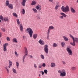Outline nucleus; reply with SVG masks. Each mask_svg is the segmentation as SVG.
<instances>
[{"label":"nucleus","instance_id":"nucleus-22","mask_svg":"<svg viewBox=\"0 0 78 78\" xmlns=\"http://www.w3.org/2000/svg\"><path fill=\"white\" fill-rule=\"evenodd\" d=\"M12 71L14 73H15V74H17V72L16 70V69H14V68H12Z\"/></svg>","mask_w":78,"mask_h":78},{"label":"nucleus","instance_id":"nucleus-40","mask_svg":"<svg viewBox=\"0 0 78 78\" xmlns=\"http://www.w3.org/2000/svg\"><path fill=\"white\" fill-rule=\"evenodd\" d=\"M42 66L43 67H45V66H46V64L45 63H43L42 64Z\"/></svg>","mask_w":78,"mask_h":78},{"label":"nucleus","instance_id":"nucleus-6","mask_svg":"<svg viewBox=\"0 0 78 78\" xmlns=\"http://www.w3.org/2000/svg\"><path fill=\"white\" fill-rule=\"evenodd\" d=\"M66 51H67L69 55L70 56L72 55V50L70 49V47L68 46L66 48Z\"/></svg>","mask_w":78,"mask_h":78},{"label":"nucleus","instance_id":"nucleus-13","mask_svg":"<svg viewBox=\"0 0 78 78\" xmlns=\"http://www.w3.org/2000/svg\"><path fill=\"white\" fill-rule=\"evenodd\" d=\"M8 61L9 62L8 67L9 68H10L11 67V66H12V63L11 61L9 60Z\"/></svg>","mask_w":78,"mask_h":78},{"label":"nucleus","instance_id":"nucleus-31","mask_svg":"<svg viewBox=\"0 0 78 78\" xmlns=\"http://www.w3.org/2000/svg\"><path fill=\"white\" fill-rule=\"evenodd\" d=\"M74 39L75 42H76V43H78V38L76 37Z\"/></svg>","mask_w":78,"mask_h":78},{"label":"nucleus","instance_id":"nucleus-41","mask_svg":"<svg viewBox=\"0 0 78 78\" xmlns=\"http://www.w3.org/2000/svg\"><path fill=\"white\" fill-rule=\"evenodd\" d=\"M44 72L45 74H47V72H48V71H47V69L44 70Z\"/></svg>","mask_w":78,"mask_h":78},{"label":"nucleus","instance_id":"nucleus-12","mask_svg":"<svg viewBox=\"0 0 78 78\" xmlns=\"http://www.w3.org/2000/svg\"><path fill=\"white\" fill-rule=\"evenodd\" d=\"M24 53L25 55H27L28 54V49L26 47H24Z\"/></svg>","mask_w":78,"mask_h":78},{"label":"nucleus","instance_id":"nucleus-7","mask_svg":"<svg viewBox=\"0 0 78 78\" xmlns=\"http://www.w3.org/2000/svg\"><path fill=\"white\" fill-rule=\"evenodd\" d=\"M69 36L71 38H72L73 41V43L70 42V44L73 46H75V39L74 38V37L70 34H69Z\"/></svg>","mask_w":78,"mask_h":78},{"label":"nucleus","instance_id":"nucleus-35","mask_svg":"<svg viewBox=\"0 0 78 78\" xmlns=\"http://www.w3.org/2000/svg\"><path fill=\"white\" fill-rule=\"evenodd\" d=\"M5 69L7 70V73H9V70L8 69V67L7 66H5Z\"/></svg>","mask_w":78,"mask_h":78},{"label":"nucleus","instance_id":"nucleus-3","mask_svg":"<svg viewBox=\"0 0 78 78\" xmlns=\"http://www.w3.org/2000/svg\"><path fill=\"white\" fill-rule=\"evenodd\" d=\"M26 31L27 32V33H28L30 37H33V31L32 29L30 27L28 28L27 29Z\"/></svg>","mask_w":78,"mask_h":78},{"label":"nucleus","instance_id":"nucleus-42","mask_svg":"<svg viewBox=\"0 0 78 78\" xmlns=\"http://www.w3.org/2000/svg\"><path fill=\"white\" fill-rule=\"evenodd\" d=\"M42 67V66L41 65L39 64L38 65V68H39V69H41V68Z\"/></svg>","mask_w":78,"mask_h":78},{"label":"nucleus","instance_id":"nucleus-37","mask_svg":"<svg viewBox=\"0 0 78 78\" xmlns=\"http://www.w3.org/2000/svg\"><path fill=\"white\" fill-rule=\"evenodd\" d=\"M0 19H1L2 21H3V17L2 15H0Z\"/></svg>","mask_w":78,"mask_h":78},{"label":"nucleus","instance_id":"nucleus-55","mask_svg":"<svg viewBox=\"0 0 78 78\" xmlns=\"http://www.w3.org/2000/svg\"><path fill=\"white\" fill-rule=\"evenodd\" d=\"M1 44V41L0 40V45Z\"/></svg>","mask_w":78,"mask_h":78},{"label":"nucleus","instance_id":"nucleus-10","mask_svg":"<svg viewBox=\"0 0 78 78\" xmlns=\"http://www.w3.org/2000/svg\"><path fill=\"white\" fill-rule=\"evenodd\" d=\"M38 42L40 44V45H45V42L41 39Z\"/></svg>","mask_w":78,"mask_h":78},{"label":"nucleus","instance_id":"nucleus-30","mask_svg":"<svg viewBox=\"0 0 78 78\" xmlns=\"http://www.w3.org/2000/svg\"><path fill=\"white\" fill-rule=\"evenodd\" d=\"M13 16L14 17H16V18H17V17H18L17 14H16V13H13Z\"/></svg>","mask_w":78,"mask_h":78},{"label":"nucleus","instance_id":"nucleus-21","mask_svg":"<svg viewBox=\"0 0 78 78\" xmlns=\"http://www.w3.org/2000/svg\"><path fill=\"white\" fill-rule=\"evenodd\" d=\"M5 22H8V18L4 17L3 18V19Z\"/></svg>","mask_w":78,"mask_h":78},{"label":"nucleus","instance_id":"nucleus-59","mask_svg":"<svg viewBox=\"0 0 78 78\" xmlns=\"http://www.w3.org/2000/svg\"><path fill=\"white\" fill-rule=\"evenodd\" d=\"M0 78H1V77H0Z\"/></svg>","mask_w":78,"mask_h":78},{"label":"nucleus","instance_id":"nucleus-11","mask_svg":"<svg viewBox=\"0 0 78 78\" xmlns=\"http://www.w3.org/2000/svg\"><path fill=\"white\" fill-rule=\"evenodd\" d=\"M27 2V0H22V2L21 3V5L22 6H25V3Z\"/></svg>","mask_w":78,"mask_h":78},{"label":"nucleus","instance_id":"nucleus-4","mask_svg":"<svg viewBox=\"0 0 78 78\" xmlns=\"http://www.w3.org/2000/svg\"><path fill=\"white\" fill-rule=\"evenodd\" d=\"M61 9L64 12L66 13V12H68L69 11V7L68 5L66 6L65 7L64 6H62L61 8Z\"/></svg>","mask_w":78,"mask_h":78},{"label":"nucleus","instance_id":"nucleus-53","mask_svg":"<svg viewBox=\"0 0 78 78\" xmlns=\"http://www.w3.org/2000/svg\"><path fill=\"white\" fill-rule=\"evenodd\" d=\"M23 39H25V37H24V36H23Z\"/></svg>","mask_w":78,"mask_h":78},{"label":"nucleus","instance_id":"nucleus-9","mask_svg":"<svg viewBox=\"0 0 78 78\" xmlns=\"http://www.w3.org/2000/svg\"><path fill=\"white\" fill-rule=\"evenodd\" d=\"M8 45V43H6L3 44V46L4 51H7L6 47H7Z\"/></svg>","mask_w":78,"mask_h":78},{"label":"nucleus","instance_id":"nucleus-26","mask_svg":"<svg viewBox=\"0 0 78 78\" xmlns=\"http://www.w3.org/2000/svg\"><path fill=\"white\" fill-rule=\"evenodd\" d=\"M32 10L34 12V13H36L37 12V11L36 9L35 8H33L32 9Z\"/></svg>","mask_w":78,"mask_h":78},{"label":"nucleus","instance_id":"nucleus-27","mask_svg":"<svg viewBox=\"0 0 78 78\" xmlns=\"http://www.w3.org/2000/svg\"><path fill=\"white\" fill-rule=\"evenodd\" d=\"M21 12L22 14H25V9H23L21 11Z\"/></svg>","mask_w":78,"mask_h":78},{"label":"nucleus","instance_id":"nucleus-52","mask_svg":"<svg viewBox=\"0 0 78 78\" xmlns=\"http://www.w3.org/2000/svg\"><path fill=\"white\" fill-rule=\"evenodd\" d=\"M2 36V33L0 32V38Z\"/></svg>","mask_w":78,"mask_h":78},{"label":"nucleus","instance_id":"nucleus-2","mask_svg":"<svg viewBox=\"0 0 78 78\" xmlns=\"http://www.w3.org/2000/svg\"><path fill=\"white\" fill-rule=\"evenodd\" d=\"M58 72L59 73H60V76L61 77H64V76H66V73L65 70L62 69V70H59L58 71Z\"/></svg>","mask_w":78,"mask_h":78},{"label":"nucleus","instance_id":"nucleus-45","mask_svg":"<svg viewBox=\"0 0 78 78\" xmlns=\"http://www.w3.org/2000/svg\"><path fill=\"white\" fill-rule=\"evenodd\" d=\"M34 66L35 69H37V66H36V64H34Z\"/></svg>","mask_w":78,"mask_h":78},{"label":"nucleus","instance_id":"nucleus-8","mask_svg":"<svg viewBox=\"0 0 78 78\" xmlns=\"http://www.w3.org/2000/svg\"><path fill=\"white\" fill-rule=\"evenodd\" d=\"M44 50L46 54L48 53V45H44Z\"/></svg>","mask_w":78,"mask_h":78},{"label":"nucleus","instance_id":"nucleus-43","mask_svg":"<svg viewBox=\"0 0 78 78\" xmlns=\"http://www.w3.org/2000/svg\"><path fill=\"white\" fill-rule=\"evenodd\" d=\"M36 18L37 19H41V18L40 17V16L38 15L37 16Z\"/></svg>","mask_w":78,"mask_h":78},{"label":"nucleus","instance_id":"nucleus-25","mask_svg":"<svg viewBox=\"0 0 78 78\" xmlns=\"http://www.w3.org/2000/svg\"><path fill=\"white\" fill-rule=\"evenodd\" d=\"M61 45L62 47H64V46H65V45H66V44H65V43L64 42H62L61 43Z\"/></svg>","mask_w":78,"mask_h":78},{"label":"nucleus","instance_id":"nucleus-38","mask_svg":"<svg viewBox=\"0 0 78 78\" xmlns=\"http://www.w3.org/2000/svg\"><path fill=\"white\" fill-rule=\"evenodd\" d=\"M1 30L3 31V32H5L6 30V29L5 28H1Z\"/></svg>","mask_w":78,"mask_h":78},{"label":"nucleus","instance_id":"nucleus-51","mask_svg":"<svg viewBox=\"0 0 78 78\" xmlns=\"http://www.w3.org/2000/svg\"><path fill=\"white\" fill-rule=\"evenodd\" d=\"M42 72V75H43L44 74V72L43 71H41Z\"/></svg>","mask_w":78,"mask_h":78},{"label":"nucleus","instance_id":"nucleus-16","mask_svg":"<svg viewBox=\"0 0 78 78\" xmlns=\"http://www.w3.org/2000/svg\"><path fill=\"white\" fill-rule=\"evenodd\" d=\"M33 38L34 39H36L37 37V34H35L33 35Z\"/></svg>","mask_w":78,"mask_h":78},{"label":"nucleus","instance_id":"nucleus-28","mask_svg":"<svg viewBox=\"0 0 78 78\" xmlns=\"http://www.w3.org/2000/svg\"><path fill=\"white\" fill-rule=\"evenodd\" d=\"M60 14L61 15L63 16L64 17H66V15L64 13H61Z\"/></svg>","mask_w":78,"mask_h":78},{"label":"nucleus","instance_id":"nucleus-58","mask_svg":"<svg viewBox=\"0 0 78 78\" xmlns=\"http://www.w3.org/2000/svg\"><path fill=\"white\" fill-rule=\"evenodd\" d=\"M52 23H51V24H52Z\"/></svg>","mask_w":78,"mask_h":78},{"label":"nucleus","instance_id":"nucleus-56","mask_svg":"<svg viewBox=\"0 0 78 78\" xmlns=\"http://www.w3.org/2000/svg\"><path fill=\"white\" fill-rule=\"evenodd\" d=\"M39 77H41V75L40 74H39Z\"/></svg>","mask_w":78,"mask_h":78},{"label":"nucleus","instance_id":"nucleus-57","mask_svg":"<svg viewBox=\"0 0 78 78\" xmlns=\"http://www.w3.org/2000/svg\"><path fill=\"white\" fill-rule=\"evenodd\" d=\"M1 22V20H0V23Z\"/></svg>","mask_w":78,"mask_h":78},{"label":"nucleus","instance_id":"nucleus-18","mask_svg":"<svg viewBox=\"0 0 78 78\" xmlns=\"http://www.w3.org/2000/svg\"><path fill=\"white\" fill-rule=\"evenodd\" d=\"M36 4V2L34 0H33L32 1V3H31V5L33 6V5H35Z\"/></svg>","mask_w":78,"mask_h":78},{"label":"nucleus","instance_id":"nucleus-44","mask_svg":"<svg viewBox=\"0 0 78 78\" xmlns=\"http://www.w3.org/2000/svg\"><path fill=\"white\" fill-rule=\"evenodd\" d=\"M55 9H56V10H57V9H58V6L57 5H56L55 7Z\"/></svg>","mask_w":78,"mask_h":78},{"label":"nucleus","instance_id":"nucleus-50","mask_svg":"<svg viewBox=\"0 0 78 78\" xmlns=\"http://www.w3.org/2000/svg\"><path fill=\"white\" fill-rule=\"evenodd\" d=\"M49 2H50V3H51V2H53V0H49Z\"/></svg>","mask_w":78,"mask_h":78},{"label":"nucleus","instance_id":"nucleus-49","mask_svg":"<svg viewBox=\"0 0 78 78\" xmlns=\"http://www.w3.org/2000/svg\"><path fill=\"white\" fill-rule=\"evenodd\" d=\"M29 56L30 58H33V56L31 55H29Z\"/></svg>","mask_w":78,"mask_h":78},{"label":"nucleus","instance_id":"nucleus-47","mask_svg":"<svg viewBox=\"0 0 78 78\" xmlns=\"http://www.w3.org/2000/svg\"><path fill=\"white\" fill-rule=\"evenodd\" d=\"M62 62L63 64H64V65H65V64H66V62H64V61H62Z\"/></svg>","mask_w":78,"mask_h":78},{"label":"nucleus","instance_id":"nucleus-17","mask_svg":"<svg viewBox=\"0 0 78 78\" xmlns=\"http://www.w3.org/2000/svg\"><path fill=\"white\" fill-rule=\"evenodd\" d=\"M10 4H9V2L8 0H6L5 2V6H8Z\"/></svg>","mask_w":78,"mask_h":78},{"label":"nucleus","instance_id":"nucleus-15","mask_svg":"<svg viewBox=\"0 0 78 78\" xmlns=\"http://www.w3.org/2000/svg\"><path fill=\"white\" fill-rule=\"evenodd\" d=\"M70 10L72 13H73V14L75 13V10L74 9H73V7H71Z\"/></svg>","mask_w":78,"mask_h":78},{"label":"nucleus","instance_id":"nucleus-14","mask_svg":"<svg viewBox=\"0 0 78 78\" xmlns=\"http://www.w3.org/2000/svg\"><path fill=\"white\" fill-rule=\"evenodd\" d=\"M36 8L37 10H39V11L41 10V8L40 5H38L37 6H36Z\"/></svg>","mask_w":78,"mask_h":78},{"label":"nucleus","instance_id":"nucleus-34","mask_svg":"<svg viewBox=\"0 0 78 78\" xmlns=\"http://www.w3.org/2000/svg\"><path fill=\"white\" fill-rule=\"evenodd\" d=\"M16 63L17 69H19V62H16Z\"/></svg>","mask_w":78,"mask_h":78},{"label":"nucleus","instance_id":"nucleus-19","mask_svg":"<svg viewBox=\"0 0 78 78\" xmlns=\"http://www.w3.org/2000/svg\"><path fill=\"white\" fill-rule=\"evenodd\" d=\"M63 38L65 41H67L69 40V39L64 36H63Z\"/></svg>","mask_w":78,"mask_h":78},{"label":"nucleus","instance_id":"nucleus-1","mask_svg":"<svg viewBox=\"0 0 78 78\" xmlns=\"http://www.w3.org/2000/svg\"><path fill=\"white\" fill-rule=\"evenodd\" d=\"M54 27L53 26H49L48 31L47 32V38L46 39L48 40L49 39V36H50V33L51 30H53Z\"/></svg>","mask_w":78,"mask_h":78},{"label":"nucleus","instance_id":"nucleus-20","mask_svg":"<svg viewBox=\"0 0 78 78\" xmlns=\"http://www.w3.org/2000/svg\"><path fill=\"white\" fill-rule=\"evenodd\" d=\"M56 66V64L54 63H52L51 64V67H54Z\"/></svg>","mask_w":78,"mask_h":78},{"label":"nucleus","instance_id":"nucleus-23","mask_svg":"<svg viewBox=\"0 0 78 78\" xmlns=\"http://www.w3.org/2000/svg\"><path fill=\"white\" fill-rule=\"evenodd\" d=\"M8 6L10 9H13V5L12 4H10L9 5H8Z\"/></svg>","mask_w":78,"mask_h":78},{"label":"nucleus","instance_id":"nucleus-29","mask_svg":"<svg viewBox=\"0 0 78 78\" xmlns=\"http://www.w3.org/2000/svg\"><path fill=\"white\" fill-rule=\"evenodd\" d=\"M53 46L54 47H58V44L56 43H54L53 44Z\"/></svg>","mask_w":78,"mask_h":78},{"label":"nucleus","instance_id":"nucleus-48","mask_svg":"<svg viewBox=\"0 0 78 78\" xmlns=\"http://www.w3.org/2000/svg\"><path fill=\"white\" fill-rule=\"evenodd\" d=\"M60 19H63L64 17H63V16H60Z\"/></svg>","mask_w":78,"mask_h":78},{"label":"nucleus","instance_id":"nucleus-46","mask_svg":"<svg viewBox=\"0 0 78 78\" xmlns=\"http://www.w3.org/2000/svg\"><path fill=\"white\" fill-rule=\"evenodd\" d=\"M6 39L7 41H10V38H9L8 37H7Z\"/></svg>","mask_w":78,"mask_h":78},{"label":"nucleus","instance_id":"nucleus-33","mask_svg":"<svg viewBox=\"0 0 78 78\" xmlns=\"http://www.w3.org/2000/svg\"><path fill=\"white\" fill-rule=\"evenodd\" d=\"M13 42L17 43V39H16V38H14L13 39Z\"/></svg>","mask_w":78,"mask_h":78},{"label":"nucleus","instance_id":"nucleus-54","mask_svg":"<svg viewBox=\"0 0 78 78\" xmlns=\"http://www.w3.org/2000/svg\"><path fill=\"white\" fill-rule=\"evenodd\" d=\"M76 3H78V0H77L76 1Z\"/></svg>","mask_w":78,"mask_h":78},{"label":"nucleus","instance_id":"nucleus-32","mask_svg":"<svg viewBox=\"0 0 78 78\" xmlns=\"http://www.w3.org/2000/svg\"><path fill=\"white\" fill-rule=\"evenodd\" d=\"M40 57L41 59H45V57L44 55L42 54H41L40 55Z\"/></svg>","mask_w":78,"mask_h":78},{"label":"nucleus","instance_id":"nucleus-5","mask_svg":"<svg viewBox=\"0 0 78 78\" xmlns=\"http://www.w3.org/2000/svg\"><path fill=\"white\" fill-rule=\"evenodd\" d=\"M16 21L17 22V24L18 25H20L19 27L20 28V31H21V32H22L23 31V26L22 25V24L20 23V20L19 19H18L16 20Z\"/></svg>","mask_w":78,"mask_h":78},{"label":"nucleus","instance_id":"nucleus-39","mask_svg":"<svg viewBox=\"0 0 78 78\" xmlns=\"http://www.w3.org/2000/svg\"><path fill=\"white\" fill-rule=\"evenodd\" d=\"M15 56H16V57H18V54H17V52L15 51Z\"/></svg>","mask_w":78,"mask_h":78},{"label":"nucleus","instance_id":"nucleus-24","mask_svg":"<svg viewBox=\"0 0 78 78\" xmlns=\"http://www.w3.org/2000/svg\"><path fill=\"white\" fill-rule=\"evenodd\" d=\"M27 55H25L23 56V58H22V60H23V62L24 63L25 62V60H24V59H25V57H26V56Z\"/></svg>","mask_w":78,"mask_h":78},{"label":"nucleus","instance_id":"nucleus-36","mask_svg":"<svg viewBox=\"0 0 78 78\" xmlns=\"http://www.w3.org/2000/svg\"><path fill=\"white\" fill-rule=\"evenodd\" d=\"M71 69L72 70L74 71L76 70V67H71Z\"/></svg>","mask_w":78,"mask_h":78}]
</instances>
